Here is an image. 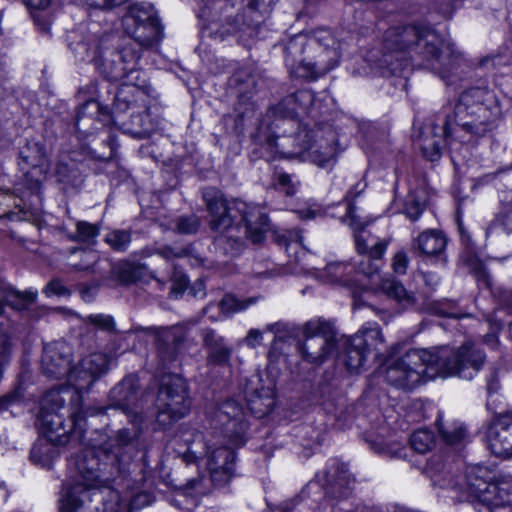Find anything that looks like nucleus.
<instances>
[{"label": "nucleus", "mask_w": 512, "mask_h": 512, "mask_svg": "<svg viewBox=\"0 0 512 512\" xmlns=\"http://www.w3.org/2000/svg\"><path fill=\"white\" fill-rule=\"evenodd\" d=\"M215 421L221 426L218 435L229 438L235 446L244 444L248 423L245 421L243 408L237 401L229 399L223 402L215 413Z\"/></svg>", "instance_id": "obj_16"}, {"label": "nucleus", "mask_w": 512, "mask_h": 512, "mask_svg": "<svg viewBox=\"0 0 512 512\" xmlns=\"http://www.w3.org/2000/svg\"><path fill=\"white\" fill-rule=\"evenodd\" d=\"M180 331V328L178 327H170V328H163L160 331H158V336L162 337L166 341H169L170 339H173L175 341H178L177 334Z\"/></svg>", "instance_id": "obj_60"}, {"label": "nucleus", "mask_w": 512, "mask_h": 512, "mask_svg": "<svg viewBox=\"0 0 512 512\" xmlns=\"http://www.w3.org/2000/svg\"><path fill=\"white\" fill-rule=\"evenodd\" d=\"M484 361V353L468 343L458 349L449 346L411 349L387 365L385 380L403 390H412L437 376L470 380Z\"/></svg>", "instance_id": "obj_2"}, {"label": "nucleus", "mask_w": 512, "mask_h": 512, "mask_svg": "<svg viewBox=\"0 0 512 512\" xmlns=\"http://www.w3.org/2000/svg\"><path fill=\"white\" fill-rule=\"evenodd\" d=\"M427 130L421 136L419 145L424 157L430 161H436L441 156L440 150L444 138L452 134L451 119L446 118L441 128L431 125Z\"/></svg>", "instance_id": "obj_23"}, {"label": "nucleus", "mask_w": 512, "mask_h": 512, "mask_svg": "<svg viewBox=\"0 0 512 512\" xmlns=\"http://www.w3.org/2000/svg\"><path fill=\"white\" fill-rule=\"evenodd\" d=\"M138 390L136 375L125 377L111 390V405L122 410L133 427L119 429L100 446L86 448L78 456V467L86 479L108 480L119 475L130 463L135 452L134 442L142 434L148 418L144 412L143 398L138 397Z\"/></svg>", "instance_id": "obj_1"}, {"label": "nucleus", "mask_w": 512, "mask_h": 512, "mask_svg": "<svg viewBox=\"0 0 512 512\" xmlns=\"http://www.w3.org/2000/svg\"><path fill=\"white\" fill-rule=\"evenodd\" d=\"M190 406L184 379L179 375L165 377L155 401L157 423L163 428L170 427L188 414Z\"/></svg>", "instance_id": "obj_11"}, {"label": "nucleus", "mask_w": 512, "mask_h": 512, "mask_svg": "<svg viewBox=\"0 0 512 512\" xmlns=\"http://www.w3.org/2000/svg\"><path fill=\"white\" fill-rule=\"evenodd\" d=\"M201 225V220L197 215L180 216L176 220V230L180 234H194Z\"/></svg>", "instance_id": "obj_44"}, {"label": "nucleus", "mask_w": 512, "mask_h": 512, "mask_svg": "<svg viewBox=\"0 0 512 512\" xmlns=\"http://www.w3.org/2000/svg\"><path fill=\"white\" fill-rule=\"evenodd\" d=\"M361 192L358 191L357 193H354L353 190H350L346 196L345 201L347 204V217L350 219L349 225L355 230L360 231L363 228V224L357 220V217L355 215V206L353 205V200L356 198L357 195H359Z\"/></svg>", "instance_id": "obj_48"}, {"label": "nucleus", "mask_w": 512, "mask_h": 512, "mask_svg": "<svg viewBox=\"0 0 512 512\" xmlns=\"http://www.w3.org/2000/svg\"><path fill=\"white\" fill-rule=\"evenodd\" d=\"M494 477L493 470L473 465L467 468L463 483H456L453 488L459 491L462 500L479 502L489 509L497 508L509 501V494L492 481Z\"/></svg>", "instance_id": "obj_9"}, {"label": "nucleus", "mask_w": 512, "mask_h": 512, "mask_svg": "<svg viewBox=\"0 0 512 512\" xmlns=\"http://www.w3.org/2000/svg\"><path fill=\"white\" fill-rule=\"evenodd\" d=\"M435 445V437L433 432L427 429H419L410 437L411 448L420 454L430 451Z\"/></svg>", "instance_id": "obj_36"}, {"label": "nucleus", "mask_w": 512, "mask_h": 512, "mask_svg": "<svg viewBox=\"0 0 512 512\" xmlns=\"http://www.w3.org/2000/svg\"><path fill=\"white\" fill-rule=\"evenodd\" d=\"M0 295L4 303L18 311L29 309L37 298L36 291H19L5 283H0Z\"/></svg>", "instance_id": "obj_26"}, {"label": "nucleus", "mask_w": 512, "mask_h": 512, "mask_svg": "<svg viewBox=\"0 0 512 512\" xmlns=\"http://www.w3.org/2000/svg\"><path fill=\"white\" fill-rule=\"evenodd\" d=\"M285 63L298 77L316 79L339 62L338 43L330 31L319 29L310 34H298L287 42Z\"/></svg>", "instance_id": "obj_6"}, {"label": "nucleus", "mask_w": 512, "mask_h": 512, "mask_svg": "<svg viewBox=\"0 0 512 512\" xmlns=\"http://www.w3.org/2000/svg\"><path fill=\"white\" fill-rule=\"evenodd\" d=\"M74 396L73 389L61 387L49 390L41 401L39 425L46 437L58 445L68 443L71 437L82 436V417L65 406Z\"/></svg>", "instance_id": "obj_7"}, {"label": "nucleus", "mask_w": 512, "mask_h": 512, "mask_svg": "<svg viewBox=\"0 0 512 512\" xmlns=\"http://www.w3.org/2000/svg\"><path fill=\"white\" fill-rule=\"evenodd\" d=\"M76 469L78 472V478L76 483L73 485L66 484L63 489V494L60 498L59 512H92L86 505L85 502L88 499L87 488L94 487L97 485L105 484L110 481L108 480H89L86 479L84 473H82L78 467V459L76 460Z\"/></svg>", "instance_id": "obj_19"}, {"label": "nucleus", "mask_w": 512, "mask_h": 512, "mask_svg": "<svg viewBox=\"0 0 512 512\" xmlns=\"http://www.w3.org/2000/svg\"><path fill=\"white\" fill-rule=\"evenodd\" d=\"M100 233V227L87 221H78L76 223V232L71 239L86 244H95Z\"/></svg>", "instance_id": "obj_38"}, {"label": "nucleus", "mask_w": 512, "mask_h": 512, "mask_svg": "<svg viewBox=\"0 0 512 512\" xmlns=\"http://www.w3.org/2000/svg\"><path fill=\"white\" fill-rule=\"evenodd\" d=\"M290 138H284L279 145L281 152L288 156L306 157L321 168H330L336 162L338 154L337 134L330 125H316L312 138L296 145V149H289Z\"/></svg>", "instance_id": "obj_10"}, {"label": "nucleus", "mask_w": 512, "mask_h": 512, "mask_svg": "<svg viewBox=\"0 0 512 512\" xmlns=\"http://www.w3.org/2000/svg\"><path fill=\"white\" fill-rule=\"evenodd\" d=\"M124 82L120 85L114 102V108L118 112H125L133 105L147 108L149 99V86L145 80L140 81V73L132 75L130 78H123Z\"/></svg>", "instance_id": "obj_21"}, {"label": "nucleus", "mask_w": 512, "mask_h": 512, "mask_svg": "<svg viewBox=\"0 0 512 512\" xmlns=\"http://www.w3.org/2000/svg\"><path fill=\"white\" fill-rule=\"evenodd\" d=\"M431 310L433 313L443 317L457 318L459 315L455 311V308L450 303H432Z\"/></svg>", "instance_id": "obj_55"}, {"label": "nucleus", "mask_w": 512, "mask_h": 512, "mask_svg": "<svg viewBox=\"0 0 512 512\" xmlns=\"http://www.w3.org/2000/svg\"><path fill=\"white\" fill-rule=\"evenodd\" d=\"M73 348L65 341H55L46 344L41 358V369L45 375L60 379L71 373Z\"/></svg>", "instance_id": "obj_17"}, {"label": "nucleus", "mask_w": 512, "mask_h": 512, "mask_svg": "<svg viewBox=\"0 0 512 512\" xmlns=\"http://www.w3.org/2000/svg\"><path fill=\"white\" fill-rule=\"evenodd\" d=\"M276 187L283 190L288 196L294 195L296 192V187L292 182L291 176L286 173H280L277 175Z\"/></svg>", "instance_id": "obj_53"}, {"label": "nucleus", "mask_w": 512, "mask_h": 512, "mask_svg": "<svg viewBox=\"0 0 512 512\" xmlns=\"http://www.w3.org/2000/svg\"><path fill=\"white\" fill-rule=\"evenodd\" d=\"M436 424L438 426L439 433L441 434L444 441L448 444H457L464 439L466 430L462 426L453 427L446 429L442 425V417L439 415Z\"/></svg>", "instance_id": "obj_40"}, {"label": "nucleus", "mask_w": 512, "mask_h": 512, "mask_svg": "<svg viewBox=\"0 0 512 512\" xmlns=\"http://www.w3.org/2000/svg\"><path fill=\"white\" fill-rule=\"evenodd\" d=\"M46 289L48 292L55 295H63L66 292V288L64 287V285L58 280H53L49 282Z\"/></svg>", "instance_id": "obj_62"}, {"label": "nucleus", "mask_w": 512, "mask_h": 512, "mask_svg": "<svg viewBox=\"0 0 512 512\" xmlns=\"http://www.w3.org/2000/svg\"><path fill=\"white\" fill-rule=\"evenodd\" d=\"M492 94L485 88L473 87L463 91L454 107L451 126L476 137L484 136L490 129L494 114L491 109Z\"/></svg>", "instance_id": "obj_8"}, {"label": "nucleus", "mask_w": 512, "mask_h": 512, "mask_svg": "<svg viewBox=\"0 0 512 512\" xmlns=\"http://www.w3.org/2000/svg\"><path fill=\"white\" fill-rule=\"evenodd\" d=\"M201 445L204 446V442L202 439V435L198 434L196 438L193 440V442L188 445L187 451L182 456L183 460L187 464L194 463L199 458L198 454H201V452L198 451L197 446Z\"/></svg>", "instance_id": "obj_51"}, {"label": "nucleus", "mask_w": 512, "mask_h": 512, "mask_svg": "<svg viewBox=\"0 0 512 512\" xmlns=\"http://www.w3.org/2000/svg\"><path fill=\"white\" fill-rule=\"evenodd\" d=\"M57 456L55 447L48 443H38L33 446L30 458L35 464H39L44 468H51L53 459Z\"/></svg>", "instance_id": "obj_34"}, {"label": "nucleus", "mask_w": 512, "mask_h": 512, "mask_svg": "<svg viewBox=\"0 0 512 512\" xmlns=\"http://www.w3.org/2000/svg\"><path fill=\"white\" fill-rule=\"evenodd\" d=\"M202 195L210 217L209 228L216 234L214 243L226 254H235L242 246L237 214L244 223V233L250 241L259 243L265 238L269 219L261 207L239 200L229 203L219 189L212 187L205 188Z\"/></svg>", "instance_id": "obj_3"}, {"label": "nucleus", "mask_w": 512, "mask_h": 512, "mask_svg": "<svg viewBox=\"0 0 512 512\" xmlns=\"http://www.w3.org/2000/svg\"><path fill=\"white\" fill-rule=\"evenodd\" d=\"M314 131V127L308 129L307 127H301L298 131L293 135H269L265 139V145L268 150H270L272 155L279 154L283 157H289L281 152L280 144L284 138H290L291 140L288 143L289 149H296V145L301 143L304 140H309L312 138V133Z\"/></svg>", "instance_id": "obj_31"}, {"label": "nucleus", "mask_w": 512, "mask_h": 512, "mask_svg": "<svg viewBox=\"0 0 512 512\" xmlns=\"http://www.w3.org/2000/svg\"><path fill=\"white\" fill-rule=\"evenodd\" d=\"M132 124H135L137 127L131 128V133L138 138H146L152 131V125L148 121L146 110L138 115H132Z\"/></svg>", "instance_id": "obj_43"}, {"label": "nucleus", "mask_w": 512, "mask_h": 512, "mask_svg": "<svg viewBox=\"0 0 512 512\" xmlns=\"http://www.w3.org/2000/svg\"><path fill=\"white\" fill-rule=\"evenodd\" d=\"M232 355V349L225 344V341L221 344L214 346L209 349L207 361L220 366H227L230 364V358Z\"/></svg>", "instance_id": "obj_39"}, {"label": "nucleus", "mask_w": 512, "mask_h": 512, "mask_svg": "<svg viewBox=\"0 0 512 512\" xmlns=\"http://www.w3.org/2000/svg\"><path fill=\"white\" fill-rule=\"evenodd\" d=\"M378 290L388 298L403 305H412L415 301L414 295L408 292L403 284L392 276L383 277Z\"/></svg>", "instance_id": "obj_32"}, {"label": "nucleus", "mask_w": 512, "mask_h": 512, "mask_svg": "<svg viewBox=\"0 0 512 512\" xmlns=\"http://www.w3.org/2000/svg\"><path fill=\"white\" fill-rule=\"evenodd\" d=\"M68 167L67 165L62 164L61 162H58L57 168H56V174L59 176L60 181H64L67 177Z\"/></svg>", "instance_id": "obj_63"}, {"label": "nucleus", "mask_w": 512, "mask_h": 512, "mask_svg": "<svg viewBox=\"0 0 512 512\" xmlns=\"http://www.w3.org/2000/svg\"><path fill=\"white\" fill-rule=\"evenodd\" d=\"M51 2L52 0H24L25 5L34 10H45Z\"/></svg>", "instance_id": "obj_61"}, {"label": "nucleus", "mask_w": 512, "mask_h": 512, "mask_svg": "<svg viewBox=\"0 0 512 512\" xmlns=\"http://www.w3.org/2000/svg\"><path fill=\"white\" fill-rule=\"evenodd\" d=\"M20 158L23 163L34 169H39L40 173L46 175L50 170V162L41 142L27 141L26 145L20 151Z\"/></svg>", "instance_id": "obj_25"}, {"label": "nucleus", "mask_w": 512, "mask_h": 512, "mask_svg": "<svg viewBox=\"0 0 512 512\" xmlns=\"http://www.w3.org/2000/svg\"><path fill=\"white\" fill-rule=\"evenodd\" d=\"M86 322L108 333H113L116 331L115 321L110 315L92 314L86 318Z\"/></svg>", "instance_id": "obj_45"}, {"label": "nucleus", "mask_w": 512, "mask_h": 512, "mask_svg": "<svg viewBox=\"0 0 512 512\" xmlns=\"http://www.w3.org/2000/svg\"><path fill=\"white\" fill-rule=\"evenodd\" d=\"M353 336H360L365 340L361 350H364L367 356L374 354L378 357L385 347V340L377 323H366Z\"/></svg>", "instance_id": "obj_28"}, {"label": "nucleus", "mask_w": 512, "mask_h": 512, "mask_svg": "<svg viewBox=\"0 0 512 512\" xmlns=\"http://www.w3.org/2000/svg\"><path fill=\"white\" fill-rule=\"evenodd\" d=\"M256 302V298L238 299L234 295L227 294L219 302L220 310L225 315H231L246 310L250 305Z\"/></svg>", "instance_id": "obj_37"}, {"label": "nucleus", "mask_w": 512, "mask_h": 512, "mask_svg": "<svg viewBox=\"0 0 512 512\" xmlns=\"http://www.w3.org/2000/svg\"><path fill=\"white\" fill-rule=\"evenodd\" d=\"M351 270L350 265L341 262L330 263L325 268V273L331 282L347 283L346 275Z\"/></svg>", "instance_id": "obj_42"}, {"label": "nucleus", "mask_w": 512, "mask_h": 512, "mask_svg": "<svg viewBox=\"0 0 512 512\" xmlns=\"http://www.w3.org/2000/svg\"><path fill=\"white\" fill-rule=\"evenodd\" d=\"M388 241H380L375 243L369 250L368 255L362 256L361 260L357 262V272L361 273L368 278H372L378 274L381 268L380 260L386 252Z\"/></svg>", "instance_id": "obj_29"}, {"label": "nucleus", "mask_w": 512, "mask_h": 512, "mask_svg": "<svg viewBox=\"0 0 512 512\" xmlns=\"http://www.w3.org/2000/svg\"><path fill=\"white\" fill-rule=\"evenodd\" d=\"M409 266V257L404 250H400L392 257L391 267L395 274L404 275Z\"/></svg>", "instance_id": "obj_49"}, {"label": "nucleus", "mask_w": 512, "mask_h": 512, "mask_svg": "<svg viewBox=\"0 0 512 512\" xmlns=\"http://www.w3.org/2000/svg\"><path fill=\"white\" fill-rule=\"evenodd\" d=\"M147 271L145 264L121 261L113 269V273L122 284H132L141 280Z\"/></svg>", "instance_id": "obj_33"}, {"label": "nucleus", "mask_w": 512, "mask_h": 512, "mask_svg": "<svg viewBox=\"0 0 512 512\" xmlns=\"http://www.w3.org/2000/svg\"><path fill=\"white\" fill-rule=\"evenodd\" d=\"M274 113L280 118L288 119V124L292 126L295 124L294 119L300 115H319L314 93L306 89L286 96L275 106Z\"/></svg>", "instance_id": "obj_20"}, {"label": "nucleus", "mask_w": 512, "mask_h": 512, "mask_svg": "<svg viewBox=\"0 0 512 512\" xmlns=\"http://www.w3.org/2000/svg\"><path fill=\"white\" fill-rule=\"evenodd\" d=\"M110 358L104 353H91L80 360L69 374V381L78 397L82 392H88L93 384L109 370Z\"/></svg>", "instance_id": "obj_15"}, {"label": "nucleus", "mask_w": 512, "mask_h": 512, "mask_svg": "<svg viewBox=\"0 0 512 512\" xmlns=\"http://www.w3.org/2000/svg\"><path fill=\"white\" fill-rule=\"evenodd\" d=\"M125 32L143 49L157 46L163 39V27L150 4L132 5L122 19Z\"/></svg>", "instance_id": "obj_12"}, {"label": "nucleus", "mask_w": 512, "mask_h": 512, "mask_svg": "<svg viewBox=\"0 0 512 512\" xmlns=\"http://www.w3.org/2000/svg\"><path fill=\"white\" fill-rule=\"evenodd\" d=\"M80 5L92 9H111L124 2L125 0H76Z\"/></svg>", "instance_id": "obj_52"}, {"label": "nucleus", "mask_w": 512, "mask_h": 512, "mask_svg": "<svg viewBox=\"0 0 512 512\" xmlns=\"http://www.w3.org/2000/svg\"><path fill=\"white\" fill-rule=\"evenodd\" d=\"M262 341V332L258 329H251L245 337L247 346L251 348L257 347Z\"/></svg>", "instance_id": "obj_59"}, {"label": "nucleus", "mask_w": 512, "mask_h": 512, "mask_svg": "<svg viewBox=\"0 0 512 512\" xmlns=\"http://www.w3.org/2000/svg\"><path fill=\"white\" fill-rule=\"evenodd\" d=\"M446 246V236L435 229L425 230L413 240V248L421 255L429 258H439L444 263L447 261L445 256Z\"/></svg>", "instance_id": "obj_22"}, {"label": "nucleus", "mask_w": 512, "mask_h": 512, "mask_svg": "<svg viewBox=\"0 0 512 512\" xmlns=\"http://www.w3.org/2000/svg\"><path fill=\"white\" fill-rule=\"evenodd\" d=\"M297 213L301 219H312L315 217V211L310 209L299 210Z\"/></svg>", "instance_id": "obj_64"}, {"label": "nucleus", "mask_w": 512, "mask_h": 512, "mask_svg": "<svg viewBox=\"0 0 512 512\" xmlns=\"http://www.w3.org/2000/svg\"><path fill=\"white\" fill-rule=\"evenodd\" d=\"M304 341L299 347L302 357L309 363H323L336 349L333 325L322 319H313L303 326Z\"/></svg>", "instance_id": "obj_13"}, {"label": "nucleus", "mask_w": 512, "mask_h": 512, "mask_svg": "<svg viewBox=\"0 0 512 512\" xmlns=\"http://www.w3.org/2000/svg\"><path fill=\"white\" fill-rule=\"evenodd\" d=\"M363 344L365 340L360 336H350L344 342L340 360L351 372H357L368 357L364 350H361Z\"/></svg>", "instance_id": "obj_24"}, {"label": "nucleus", "mask_w": 512, "mask_h": 512, "mask_svg": "<svg viewBox=\"0 0 512 512\" xmlns=\"http://www.w3.org/2000/svg\"><path fill=\"white\" fill-rule=\"evenodd\" d=\"M492 293L502 305L512 307V288L505 289L503 287H496Z\"/></svg>", "instance_id": "obj_56"}, {"label": "nucleus", "mask_w": 512, "mask_h": 512, "mask_svg": "<svg viewBox=\"0 0 512 512\" xmlns=\"http://www.w3.org/2000/svg\"><path fill=\"white\" fill-rule=\"evenodd\" d=\"M152 502V498L149 494L140 493L137 494L129 503L128 508L130 510L140 509L143 506L149 505Z\"/></svg>", "instance_id": "obj_58"}, {"label": "nucleus", "mask_w": 512, "mask_h": 512, "mask_svg": "<svg viewBox=\"0 0 512 512\" xmlns=\"http://www.w3.org/2000/svg\"><path fill=\"white\" fill-rule=\"evenodd\" d=\"M386 47L391 50H414L421 65L446 78L462 61L453 44L428 25H407L389 29Z\"/></svg>", "instance_id": "obj_5"}, {"label": "nucleus", "mask_w": 512, "mask_h": 512, "mask_svg": "<svg viewBox=\"0 0 512 512\" xmlns=\"http://www.w3.org/2000/svg\"><path fill=\"white\" fill-rule=\"evenodd\" d=\"M203 341H204V345L208 349H211L214 346L224 342V338L217 336L215 331H213L211 329H206L203 331Z\"/></svg>", "instance_id": "obj_57"}, {"label": "nucleus", "mask_w": 512, "mask_h": 512, "mask_svg": "<svg viewBox=\"0 0 512 512\" xmlns=\"http://www.w3.org/2000/svg\"><path fill=\"white\" fill-rule=\"evenodd\" d=\"M101 111V105L94 99L86 101L80 108L77 114V120L85 116H94Z\"/></svg>", "instance_id": "obj_54"}, {"label": "nucleus", "mask_w": 512, "mask_h": 512, "mask_svg": "<svg viewBox=\"0 0 512 512\" xmlns=\"http://www.w3.org/2000/svg\"><path fill=\"white\" fill-rule=\"evenodd\" d=\"M131 241L132 236L128 230L114 229L104 237V242L115 252L127 251Z\"/></svg>", "instance_id": "obj_35"}, {"label": "nucleus", "mask_w": 512, "mask_h": 512, "mask_svg": "<svg viewBox=\"0 0 512 512\" xmlns=\"http://www.w3.org/2000/svg\"><path fill=\"white\" fill-rule=\"evenodd\" d=\"M114 478H112L110 481H108L105 484L94 486L93 488H100L103 487V489L96 491L93 495L97 499H101V505L102 509L100 510L99 507H96L97 512H125L128 508V502L126 500H123L119 494L118 491L111 489L107 487L108 483H110ZM91 487L87 488V493L89 494L88 490Z\"/></svg>", "instance_id": "obj_27"}, {"label": "nucleus", "mask_w": 512, "mask_h": 512, "mask_svg": "<svg viewBox=\"0 0 512 512\" xmlns=\"http://www.w3.org/2000/svg\"><path fill=\"white\" fill-rule=\"evenodd\" d=\"M274 404V399L271 396V393L268 392L267 395L262 399L261 396H257L255 399L249 400L250 409L253 413L258 416L265 415L272 411Z\"/></svg>", "instance_id": "obj_46"}, {"label": "nucleus", "mask_w": 512, "mask_h": 512, "mask_svg": "<svg viewBox=\"0 0 512 512\" xmlns=\"http://www.w3.org/2000/svg\"><path fill=\"white\" fill-rule=\"evenodd\" d=\"M99 261V255L95 250L85 248H73L68 256V265L77 272L95 273V265Z\"/></svg>", "instance_id": "obj_30"}, {"label": "nucleus", "mask_w": 512, "mask_h": 512, "mask_svg": "<svg viewBox=\"0 0 512 512\" xmlns=\"http://www.w3.org/2000/svg\"><path fill=\"white\" fill-rule=\"evenodd\" d=\"M489 450L496 456L512 458V410L496 415L487 429Z\"/></svg>", "instance_id": "obj_18"}, {"label": "nucleus", "mask_w": 512, "mask_h": 512, "mask_svg": "<svg viewBox=\"0 0 512 512\" xmlns=\"http://www.w3.org/2000/svg\"><path fill=\"white\" fill-rule=\"evenodd\" d=\"M70 48L80 60L92 61L111 81L139 73L136 66L141 55L132 39L112 33L100 34L96 24H92L80 40L71 42Z\"/></svg>", "instance_id": "obj_4"}, {"label": "nucleus", "mask_w": 512, "mask_h": 512, "mask_svg": "<svg viewBox=\"0 0 512 512\" xmlns=\"http://www.w3.org/2000/svg\"><path fill=\"white\" fill-rule=\"evenodd\" d=\"M423 210L424 204L418 201L414 194H409L404 207V213L407 217L412 221H416L422 214Z\"/></svg>", "instance_id": "obj_47"}, {"label": "nucleus", "mask_w": 512, "mask_h": 512, "mask_svg": "<svg viewBox=\"0 0 512 512\" xmlns=\"http://www.w3.org/2000/svg\"><path fill=\"white\" fill-rule=\"evenodd\" d=\"M156 254L165 258L167 260H171L173 258H183V257H194L197 262L199 259L194 255V250L192 246L186 247H171L164 246L156 250Z\"/></svg>", "instance_id": "obj_41"}, {"label": "nucleus", "mask_w": 512, "mask_h": 512, "mask_svg": "<svg viewBox=\"0 0 512 512\" xmlns=\"http://www.w3.org/2000/svg\"><path fill=\"white\" fill-rule=\"evenodd\" d=\"M206 448L207 469L211 481L216 486L227 484L234 471L235 452L229 438H224L218 434H212L204 442Z\"/></svg>", "instance_id": "obj_14"}, {"label": "nucleus", "mask_w": 512, "mask_h": 512, "mask_svg": "<svg viewBox=\"0 0 512 512\" xmlns=\"http://www.w3.org/2000/svg\"><path fill=\"white\" fill-rule=\"evenodd\" d=\"M354 240H355V247H356V250L359 254H361L362 256L364 255H368L369 254V250L370 248L377 242H380L381 240L379 241H376L374 240L372 237L368 236V237H365L362 233H356L354 235Z\"/></svg>", "instance_id": "obj_50"}]
</instances>
